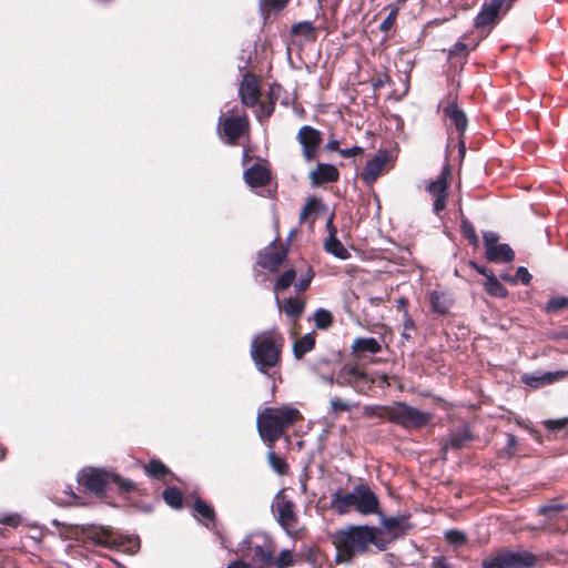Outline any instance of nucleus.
<instances>
[{"label":"nucleus","instance_id":"obj_1","mask_svg":"<svg viewBox=\"0 0 568 568\" xmlns=\"http://www.w3.org/2000/svg\"><path fill=\"white\" fill-rule=\"evenodd\" d=\"M332 540L337 550L338 562H349L355 556L367 552L371 546H375L378 550L386 549L381 529L367 525H352L338 529L332 535Z\"/></svg>","mask_w":568,"mask_h":568},{"label":"nucleus","instance_id":"obj_2","mask_svg":"<svg viewBox=\"0 0 568 568\" xmlns=\"http://www.w3.org/2000/svg\"><path fill=\"white\" fill-rule=\"evenodd\" d=\"M283 343V336L274 329L261 332L253 337L250 354L261 374L267 377L275 374L273 369L280 363Z\"/></svg>","mask_w":568,"mask_h":568},{"label":"nucleus","instance_id":"obj_3","mask_svg":"<svg viewBox=\"0 0 568 568\" xmlns=\"http://www.w3.org/2000/svg\"><path fill=\"white\" fill-rule=\"evenodd\" d=\"M302 419L298 409L291 406L265 407L257 414L256 427L264 442L274 443L285 429Z\"/></svg>","mask_w":568,"mask_h":568},{"label":"nucleus","instance_id":"obj_4","mask_svg":"<svg viewBox=\"0 0 568 568\" xmlns=\"http://www.w3.org/2000/svg\"><path fill=\"white\" fill-rule=\"evenodd\" d=\"M331 506L339 515L347 514L353 508L362 515H372L378 511L379 501L368 486L357 485L349 493H333Z\"/></svg>","mask_w":568,"mask_h":568},{"label":"nucleus","instance_id":"obj_5","mask_svg":"<svg viewBox=\"0 0 568 568\" xmlns=\"http://www.w3.org/2000/svg\"><path fill=\"white\" fill-rule=\"evenodd\" d=\"M275 544L264 532H253L239 545L237 552L248 560L253 568H272Z\"/></svg>","mask_w":568,"mask_h":568},{"label":"nucleus","instance_id":"obj_6","mask_svg":"<svg viewBox=\"0 0 568 568\" xmlns=\"http://www.w3.org/2000/svg\"><path fill=\"white\" fill-rule=\"evenodd\" d=\"M78 481L95 495H100L112 487H115L119 493H129L134 489V484L131 480L102 468L82 469L78 475Z\"/></svg>","mask_w":568,"mask_h":568},{"label":"nucleus","instance_id":"obj_7","mask_svg":"<svg viewBox=\"0 0 568 568\" xmlns=\"http://www.w3.org/2000/svg\"><path fill=\"white\" fill-rule=\"evenodd\" d=\"M376 415L407 429H417L430 423L433 415L406 403L397 402L389 406L376 407Z\"/></svg>","mask_w":568,"mask_h":568},{"label":"nucleus","instance_id":"obj_8","mask_svg":"<svg viewBox=\"0 0 568 568\" xmlns=\"http://www.w3.org/2000/svg\"><path fill=\"white\" fill-rule=\"evenodd\" d=\"M536 564L535 555L527 551H506L496 556L484 568H529Z\"/></svg>","mask_w":568,"mask_h":568},{"label":"nucleus","instance_id":"obj_9","mask_svg":"<svg viewBox=\"0 0 568 568\" xmlns=\"http://www.w3.org/2000/svg\"><path fill=\"white\" fill-rule=\"evenodd\" d=\"M273 509L276 513L277 521L283 529L290 531L295 528L297 518L294 510V504L288 500L282 491L276 494L273 503Z\"/></svg>","mask_w":568,"mask_h":568},{"label":"nucleus","instance_id":"obj_10","mask_svg":"<svg viewBox=\"0 0 568 568\" xmlns=\"http://www.w3.org/2000/svg\"><path fill=\"white\" fill-rule=\"evenodd\" d=\"M449 170L444 169L435 181H432L426 191L434 197L433 210L436 214L446 207Z\"/></svg>","mask_w":568,"mask_h":568},{"label":"nucleus","instance_id":"obj_11","mask_svg":"<svg viewBox=\"0 0 568 568\" xmlns=\"http://www.w3.org/2000/svg\"><path fill=\"white\" fill-rule=\"evenodd\" d=\"M219 130L223 132L227 143H234L247 129L248 121L246 116H225L219 118Z\"/></svg>","mask_w":568,"mask_h":568},{"label":"nucleus","instance_id":"obj_12","mask_svg":"<svg viewBox=\"0 0 568 568\" xmlns=\"http://www.w3.org/2000/svg\"><path fill=\"white\" fill-rule=\"evenodd\" d=\"M297 140L302 145L305 160H313L322 142L321 132L313 126L303 125L297 133Z\"/></svg>","mask_w":568,"mask_h":568},{"label":"nucleus","instance_id":"obj_13","mask_svg":"<svg viewBox=\"0 0 568 568\" xmlns=\"http://www.w3.org/2000/svg\"><path fill=\"white\" fill-rule=\"evenodd\" d=\"M390 154L387 150L382 149L369 160L362 174L361 179L366 185L373 184L383 172L386 163L389 161Z\"/></svg>","mask_w":568,"mask_h":568},{"label":"nucleus","instance_id":"obj_14","mask_svg":"<svg viewBox=\"0 0 568 568\" xmlns=\"http://www.w3.org/2000/svg\"><path fill=\"white\" fill-rule=\"evenodd\" d=\"M326 227L328 231V236L324 241L325 251L339 260H347L351 254L342 244V242L336 237L337 230L333 223V217L328 219Z\"/></svg>","mask_w":568,"mask_h":568},{"label":"nucleus","instance_id":"obj_15","mask_svg":"<svg viewBox=\"0 0 568 568\" xmlns=\"http://www.w3.org/2000/svg\"><path fill=\"white\" fill-rule=\"evenodd\" d=\"M239 94L244 105H255L260 98V88L257 79L250 73L245 74L240 85Z\"/></svg>","mask_w":568,"mask_h":568},{"label":"nucleus","instance_id":"obj_16","mask_svg":"<svg viewBox=\"0 0 568 568\" xmlns=\"http://www.w3.org/2000/svg\"><path fill=\"white\" fill-rule=\"evenodd\" d=\"M500 0H490L489 2H485L481 10L475 18V26L477 28H485L494 24L498 19L499 13L504 11L500 7Z\"/></svg>","mask_w":568,"mask_h":568},{"label":"nucleus","instance_id":"obj_17","mask_svg":"<svg viewBox=\"0 0 568 568\" xmlns=\"http://www.w3.org/2000/svg\"><path fill=\"white\" fill-rule=\"evenodd\" d=\"M286 256L284 250L271 245L258 255V264L271 272H276Z\"/></svg>","mask_w":568,"mask_h":568},{"label":"nucleus","instance_id":"obj_18","mask_svg":"<svg viewBox=\"0 0 568 568\" xmlns=\"http://www.w3.org/2000/svg\"><path fill=\"white\" fill-rule=\"evenodd\" d=\"M338 170L334 165L326 163L318 164L317 168L310 174L311 183L314 186H318L328 182H335L338 180Z\"/></svg>","mask_w":568,"mask_h":568},{"label":"nucleus","instance_id":"obj_19","mask_svg":"<svg viewBox=\"0 0 568 568\" xmlns=\"http://www.w3.org/2000/svg\"><path fill=\"white\" fill-rule=\"evenodd\" d=\"M473 439L471 432L467 425H463L452 430L448 440L445 443L443 450L460 449Z\"/></svg>","mask_w":568,"mask_h":568},{"label":"nucleus","instance_id":"obj_20","mask_svg":"<svg viewBox=\"0 0 568 568\" xmlns=\"http://www.w3.org/2000/svg\"><path fill=\"white\" fill-rule=\"evenodd\" d=\"M268 179L267 169L261 164H254L244 172V180L252 187L264 186Z\"/></svg>","mask_w":568,"mask_h":568},{"label":"nucleus","instance_id":"obj_21","mask_svg":"<svg viewBox=\"0 0 568 568\" xmlns=\"http://www.w3.org/2000/svg\"><path fill=\"white\" fill-rule=\"evenodd\" d=\"M444 114L448 118L456 130L463 134L467 129V116L454 102L449 103L444 109Z\"/></svg>","mask_w":568,"mask_h":568},{"label":"nucleus","instance_id":"obj_22","mask_svg":"<svg viewBox=\"0 0 568 568\" xmlns=\"http://www.w3.org/2000/svg\"><path fill=\"white\" fill-rule=\"evenodd\" d=\"M429 304L434 313L444 315L452 306V298L447 292L434 291L429 293Z\"/></svg>","mask_w":568,"mask_h":568},{"label":"nucleus","instance_id":"obj_23","mask_svg":"<svg viewBox=\"0 0 568 568\" xmlns=\"http://www.w3.org/2000/svg\"><path fill=\"white\" fill-rule=\"evenodd\" d=\"M565 373L562 372H555V373H544V374H530V375H524L523 382L532 387L538 388L544 385H548L557 381L558 378L562 377Z\"/></svg>","mask_w":568,"mask_h":568},{"label":"nucleus","instance_id":"obj_24","mask_svg":"<svg viewBox=\"0 0 568 568\" xmlns=\"http://www.w3.org/2000/svg\"><path fill=\"white\" fill-rule=\"evenodd\" d=\"M515 253L508 244H498L486 252V258L491 263L510 262Z\"/></svg>","mask_w":568,"mask_h":568},{"label":"nucleus","instance_id":"obj_25","mask_svg":"<svg viewBox=\"0 0 568 568\" xmlns=\"http://www.w3.org/2000/svg\"><path fill=\"white\" fill-rule=\"evenodd\" d=\"M381 349L379 342L374 337H358L352 344V351L356 354H377Z\"/></svg>","mask_w":568,"mask_h":568},{"label":"nucleus","instance_id":"obj_26","mask_svg":"<svg viewBox=\"0 0 568 568\" xmlns=\"http://www.w3.org/2000/svg\"><path fill=\"white\" fill-rule=\"evenodd\" d=\"M315 345V334L308 333L296 339L293 345V354L295 358H302L306 353L311 352Z\"/></svg>","mask_w":568,"mask_h":568},{"label":"nucleus","instance_id":"obj_27","mask_svg":"<svg viewBox=\"0 0 568 568\" xmlns=\"http://www.w3.org/2000/svg\"><path fill=\"white\" fill-rule=\"evenodd\" d=\"M88 537L95 544L106 548L118 545L116 538L105 529H93L88 534Z\"/></svg>","mask_w":568,"mask_h":568},{"label":"nucleus","instance_id":"obj_28","mask_svg":"<svg viewBox=\"0 0 568 568\" xmlns=\"http://www.w3.org/2000/svg\"><path fill=\"white\" fill-rule=\"evenodd\" d=\"M280 310H282L290 317H298L304 310V303L298 298H286L280 302Z\"/></svg>","mask_w":568,"mask_h":568},{"label":"nucleus","instance_id":"obj_29","mask_svg":"<svg viewBox=\"0 0 568 568\" xmlns=\"http://www.w3.org/2000/svg\"><path fill=\"white\" fill-rule=\"evenodd\" d=\"M296 272L293 268L286 270L274 285L275 302L280 305L278 292L288 288L295 281Z\"/></svg>","mask_w":568,"mask_h":568},{"label":"nucleus","instance_id":"obj_30","mask_svg":"<svg viewBox=\"0 0 568 568\" xmlns=\"http://www.w3.org/2000/svg\"><path fill=\"white\" fill-rule=\"evenodd\" d=\"M365 378V374L363 372H358L356 368H347L344 372H341L336 383L339 385L348 384V385H355L359 381Z\"/></svg>","mask_w":568,"mask_h":568},{"label":"nucleus","instance_id":"obj_31","mask_svg":"<svg viewBox=\"0 0 568 568\" xmlns=\"http://www.w3.org/2000/svg\"><path fill=\"white\" fill-rule=\"evenodd\" d=\"M162 497L164 501L174 509L182 507L183 497L180 490L175 487H168L163 490Z\"/></svg>","mask_w":568,"mask_h":568},{"label":"nucleus","instance_id":"obj_32","mask_svg":"<svg viewBox=\"0 0 568 568\" xmlns=\"http://www.w3.org/2000/svg\"><path fill=\"white\" fill-rule=\"evenodd\" d=\"M485 290L488 294L496 297H505L507 295V290L505 286L498 281V278L494 275L485 281Z\"/></svg>","mask_w":568,"mask_h":568},{"label":"nucleus","instance_id":"obj_33","mask_svg":"<svg viewBox=\"0 0 568 568\" xmlns=\"http://www.w3.org/2000/svg\"><path fill=\"white\" fill-rule=\"evenodd\" d=\"M194 511L204 519H206L209 523L214 521V509L212 508V506H210L200 498H197L194 503Z\"/></svg>","mask_w":568,"mask_h":568},{"label":"nucleus","instance_id":"obj_34","mask_svg":"<svg viewBox=\"0 0 568 568\" xmlns=\"http://www.w3.org/2000/svg\"><path fill=\"white\" fill-rule=\"evenodd\" d=\"M315 325L320 329H326L332 325L333 317L329 311L318 308L314 314Z\"/></svg>","mask_w":568,"mask_h":568},{"label":"nucleus","instance_id":"obj_35","mask_svg":"<svg viewBox=\"0 0 568 568\" xmlns=\"http://www.w3.org/2000/svg\"><path fill=\"white\" fill-rule=\"evenodd\" d=\"M267 459H268V464L270 466L272 467V469L280 474V475H284L286 474L287 471V464L285 463V460L281 457H278L275 452L273 450H270L267 453Z\"/></svg>","mask_w":568,"mask_h":568},{"label":"nucleus","instance_id":"obj_36","mask_svg":"<svg viewBox=\"0 0 568 568\" xmlns=\"http://www.w3.org/2000/svg\"><path fill=\"white\" fill-rule=\"evenodd\" d=\"M293 565V556L290 549H283L277 557L273 555L272 567L287 568Z\"/></svg>","mask_w":568,"mask_h":568},{"label":"nucleus","instance_id":"obj_37","mask_svg":"<svg viewBox=\"0 0 568 568\" xmlns=\"http://www.w3.org/2000/svg\"><path fill=\"white\" fill-rule=\"evenodd\" d=\"M145 473L151 477H161L168 473V468L159 460H151L145 467Z\"/></svg>","mask_w":568,"mask_h":568},{"label":"nucleus","instance_id":"obj_38","mask_svg":"<svg viewBox=\"0 0 568 568\" xmlns=\"http://www.w3.org/2000/svg\"><path fill=\"white\" fill-rule=\"evenodd\" d=\"M329 406L332 413L339 414L342 412L351 410L356 406V404L342 400L338 397H332L329 400Z\"/></svg>","mask_w":568,"mask_h":568},{"label":"nucleus","instance_id":"obj_39","mask_svg":"<svg viewBox=\"0 0 568 568\" xmlns=\"http://www.w3.org/2000/svg\"><path fill=\"white\" fill-rule=\"evenodd\" d=\"M462 232H463L464 236L469 241L470 244H473L475 246L478 244V236L476 234L475 227L473 226V224L469 221H467V220L462 221Z\"/></svg>","mask_w":568,"mask_h":568},{"label":"nucleus","instance_id":"obj_40","mask_svg":"<svg viewBox=\"0 0 568 568\" xmlns=\"http://www.w3.org/2000/svg\"><path fill=\"white\" fill-rule=\"evenodd\" d=\"M568 306V297L555 296L550 298L546 305L547 312H557Z\"/></svg>","mask_w":568,"mask_h":568},{"label":"nucleus","instance_id":"obj_41","mask_svg":"<svg viewBox=\"0 0 568 568\" xmlns=\"http://www.w3.org/2000/svg\"><path fill=\"white\" fill-rule=\"evenodd\" d=\"M397 14H398V9L392 8V10L387 14V17L382 21L379 29L383 32L389 31L396 21Z\"/></svg>","mask_w":568,"mask_h":568},{"label":"nucleus","instance_id":"obj_42","mask_svg":"<svg viewBox=\"0 0 568 568\" xmlns=\"http://www.w3.org/2000/svg\"><path fill=\"white\" fill-rule=\"evenodd\" d=\"M404 331L402 333V337L406 341H409L412 338L410 332L415 329V323L413 318L408 315V312L405 311L404 313Z\"/></svg>","mask_w":568,"mask_h":568},{"label":"nucleus","instance_id":"obj_43","mask_svg":"<svg viewBox=\"0 0 568 568\" xmlns=\"http://www.w3.org/2000/svg\"><path fill=\"white\" fill-rule=\"evenodd\" d=\"M483 237H484V245H485L486 252L488 251V248H491V247L498 245L499 235L496 232H493V231L484 232Z\"/></svg>","mask_w":568,"mask_h":568},{"label":"nucleus","instance_id":"obj_44","mask_svg":"<svg viewBox=\"0 0 568 568\" xmlns=\"http://www.w3.org/2000/svg\"><path fill=\"white\" fill-rule=\"evenodd\" d=\"M544 425L549 430H557L566 427L568 425V418H558V419H548L544 422Z\"/></svg>","mask_w":568,"mask_h":568},{"label":"nucleus","instance_id":"obj_45","mask_svg":"<svg viewBox=\"0 0 568 568\" xmlns=\"http://www.w3.org/2000/svg\"><path fill=\"white\" fill-rule=\"evenodd\" d=\"M446 539L454 545H462L466 541V536L459 530H449L446 532Z\"/></svg>","mask_w":568,"mask_h":568},{"label":"nucleus","instance_id":"obj_46","mask_svg":"<svg viewBox=\"0 0 568 568\" xmlns=\"http://www.w3.org/2000/svg\"><path fill=\"white\" fill-rule=\"evenodd\" d=\"M313 276H314V274H313L312 270H307L306 274L303 275L300 278V281L295 284V290L297 292L305 291L310 286V283H311Z\"/></svg>","mask_w":568,"mask_h":568},{"label":"nucleus","instance_id":"obj_47","mask_svg":"<svg viewBox=\"0 0 568 568\" xmlns=\"http://www.w3.org/2000/svg\"><path fill=\"white\" fill-rule=\"evenodd\" d=\"M288 0H261L260 6L262 9L271 8L281 10L287 4Z\"/></svg>","mask_w":568,"mask_h":568},{"label":"nucleus","instance_id":"obj_48","mask_svg":"<svg viewBox=\"0 0 568 568\" xmlns=\"http://www.w3.org/2000/svg\"><path fill=\"white\" fill-rule=\"evenodd\" d=\"M514 278H516V283L519 281L524 285H528L531 281V275L526 267L519 266Z\"/></svg>","mask_w":568,"mask_h":568},{"label":"nucleus","instance_id":"obj_49","mask_svg":"<svg viewBox=\"0 0 568 568\" xmlns=\"http://www.w3.org/2000/svg\"><path fill=\"white\" fill-rule=\"evenodd\" d=\"M274 104H275V102L271 101L270 105H262L258 109L256 116L260 122H262L264 119L268 118L273 113Z\"/></svg>","mask_w":568,"mask_h":568},{"label":"nucleus","instance_id":"obj_50","mask_svg":"<svg viewBox=\"0 0 568 568\" xmlns=\"http://www.w3.org/2000/svg\"><path fill=\"white\" fill-rule=\"evenodd\" d=\"M315 204V199H310L306 202V204L302 207V211L300 213V222H304L307 219V216L313 212Z\"/></svg>","mask_w":568,"mask_h":568},{"label":"nucleus","instance_id":"obj_51","mask_svg":"<svg viewBox=\"0 0 568 568\" xmlns=\"http://www.w3.org/2000/svg\"><path fill=\"white\" fill-rule=\"evenodd\" d=\"M21 518L18 514H10L0 518L1 524L10 527H18Z\"/></svg>","mask_w":568,"mask_h":568},{"label":"nucleus","instance_id":"obj_52","mask_svg":"<svg viewBox=\"0 0 568 568\" xmlns=\"http://www.w3.org/2000/svg\"><path fill=\"white\" fill-rule=\"evenodd\" d=\"M449 54L452 57H458V55L464 57L467 54V45L463 42H457L449 50Z\"/></svg>","mask_w":568,"mask_h":568},{"label":"nucleus","instance_id":"obj_53","mask_svg":"<svg viewBox=\"0 0 568 568\" xmlns=\"http://www.w3.org/2000/svg\"><path fill=\"white\" fill-rule=\"evenodd\" d=\"M400 523L402 520L398 519V518H395V517H390V518H386L384 520V527L388 530V531H394L397 527L400 526Z\"/></svg>","mask_w":568,"mask_h":568},{"label":"nucleus","instance_id":"obj_54","mask_svg":"<svg viewBox=\"0 0 568 568\" xmlns=\"http://www.w3.org/2000/svg\"><path fill=\"white\" fill-rule=\"evenodd\" d=\"M562 509L561 505H544L539 508V513L544 515H551Z\"/></svg>","mask_w":568,"mask_h":568},{"label":"nucleus","instance_id":"obj_55","mask_svg":"<svg viewBox=\"0 0 568 568\" xmlns=\"http://www.w3.org/2000/svg\"><path fill=\"white\" fill-rule=\"evenodd\" d=\"M469 264L479 274L484 275L486 277V280H488L489 277H491V275H494V272L491 270L487 268L486 266H481V265H479V264H477L475 262H470Z\"/></svg>","mask_w":568,"mask_h":568},{"label":"nucleus","instance_id":"obj_56","mask_svg":"<svg viewBox=\"0 0 568 568\" xmlns=\"http://www.w3.org/2000/svg\"><path fill=\"white\" fill-rule=\"evenodd\" d=\"M432 568H450L449 562L442 556L433 558Z\"/></svg>","mask_w":568,"mask_h":568},{"label":"nucleus","instance_id":"obj_57","mask_svg":"<svg viewBox=\"0 0 568 568\" xmlns=\"http://www.w3.org/2000/svg\"><path fill=\"white\" fill-rule=\"evenodd\" d=\"M363 149L361 146H353V148H348V149H342L339 150V153L344 156V158H352V156H355L359 153H362Z\"/></svg>","mask_w":568,"mask_h":568},{"label":"nucleus","instance_id":"obj_58","mask_svg":"<svg viewBox=\"0 0 568 568\" xmlns=\"http://www.w3.org/2000/svg\"><path fill=\"white\" fill-rule=\"evenodd\" d=\"M516 444H517V439H516L515 435L507 434V445H506V447H507L509 454H511V450L515 448Z\"/></svg>","mask_w":568,"mask_h":568},{"label":"nucleus","instance_id":"obj_59","mask_svg":"<svg viewBox=\"0 0 568 568\" xmlns=\"http://www.w3.org/2000/svg\"><path fill=\"white\" fill-rule=\"evenodd\" d=\"M252 566L248 562H244L243 560H234L227 565L226 568H251Z\"/></svg>","mask_w":568,"mask_h":568},{"label":"nucleus","instance_id":"obj_60","mask_svg":"<svg viewBox=\"0 0 568 568\" xmlns=\"http://www.w3.org/2000/svg\"><path fill=\"white\" fill-rule=\"evenodd\" d=\"M139 548V540L138 539H132V540H129V546L125 550L130 551L131 554L135 552Z\"/></svg>","mask_w":568,"mask_h":568},{"label":"nucleus","instance_id":"obj_61","mask_svg":"<svg viewBox=\"0 0 568 568\" xmlns=\"http://www.w3.org/2000/svg\"><path fill=\"white\" fill-rule=\"evenodd\" d=\"M500 7L504 9V12L508 11L509 8L511 7V4L516 1V0H500Z\"/></svg>","mask_w":568,"mask_h":568},{"label":"nucleus","instance_id":"obj_62","mask_svg":"<svg viewBox=\"0 0 568 568\" xmlns=\"http://www.w3.org/2000/svg\"><path fill=\"white\" fill-rule=\"evenodd\" d=\"M501 278H504L505 281H507V282H509L511 284H516V278H514V277H511V276H509L507 274H503Z\"/></svg>","mask_w":568,"mask_h":568},{"label":"nucleus","instance_id":"obj_63","mask_svg":"<svg viewBox=\"0 0 568 568\" xmlns=\"http://www.w3.org/2000/svg\"><path fill=\"white\" fill-rule=\"evenodd\" d=\"M397 306H398V308H403V310H404V312H405V311H407V310H406V301H405V300H403V298H400V300L398 301V305H397Z\"/></svg>","mask_w":568,"mask_h":568},{"label":"nucleus","instance_id":"obj_64","mask_svg":"<svg viewBox=\"0 0 568 568\" xmlns=\"http://www.w3.org/2000/svg\"><path fill=\"white\" fill-rule=\"evenodd\" d=\"M327 148L331 149V150H335L337 148V141H329L327 143Z\"/></svg>","mask_w":568,"mask_h":568}]
</instances>
